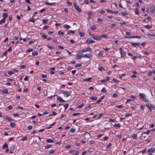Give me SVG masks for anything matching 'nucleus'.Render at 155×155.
<instances>
[{
	"mask_svg": "<svg viewBox=\"0 0 155 155\" xmlns=\"http://www.w3.org/2000/svg\"><path fill=\"white\" fill-rule=\"evenodd\" d=\"M35 20L34 18H31L30 19V21L33 23L35 22Z\"/></svg>",
	"mask_w": 155,
	"mask_h": 155,
	"instance_id": "obj_42",
	"label": "nucleus"
},
{
	"mask_svg": "<svg viewBox=\"0 0 155 155\" xmlns=\"http://www.w3.org/2000/svg\"><path fill=\"white\" fill-rule=\"evenodd\" d=\"M146 106L148 108V109L151 111V108H150V106L149 104H146Z\"/></svg>",
	"mask_w": 155,
	"mask_h": 155,
	"instance_id": "obj_46",
	"label": "nucleus"
},
{
	"mask_svg": "<svg viewBox=\"0 0 155 155\" xmlns=\"http://www.w3.org/2000/svg\"><path fill=\"white\" fill-rule=\"evenodd\" d=\"M57 100L58 101H61V102H65V101L64 100L62 99V98L61 97H60V96H58V97H57Z\"/></svg>",
	"mask_w": 155,
	"mask_h": 155,
	"instance_id": "obj_10",
	"label": "nucleus"
},
{
	"mask_svg": "<svg viewBox=\"0 0 155 155\" xmlns=\"http://www.w3.org/2000/svg\"><path fill=\"white\" fill-rule=\"evenodd\" d=\"M114 127H120L121 126V125L120 124H114Z\"/></svg>",
	"mask_w": 155,
	"mask_h": 155,
	"instance_id": "obj_36",
	"label": "nucleus"
},
{
	"mask_svg": "<svg viewBox=\"0 0 155 155\" xmlns=\"http://www.w3.org/2000/svg\"><path fill=\"white\" fill-rule=\"evenodd\" d=\"M101 92L103 93H105L106 92V90L105 88L103 87L101 91Z\"/></svg>",
	"mask_w": 155,
	"mask_h": 155,
	"instance_id": "obj_29",
	"label": "nucleus"
},
{
	"mask_svg": "<svg viewBox=\"0 0 155 155\" xmlns=\"http://www.w3.org/2000/svg\"><path fill=\"white\" fill-rule=\"evenodd\" d=\"M103 55V52L102 51H100V52L98 54V55L99 56H101Z\"/></svg>",
	"mask_w": 155,
	"mask_h": 155,
	"instance_id": "obj_47",
	"label": "nucleus"
},
{
	"mask_svg": "<svg viewBox=\"0 0 155 155\" xmlns=\"http://www.w3.org/2000/svg\"><path fill=\"white\" fill-rule=\"evenodd\" d=\"M46 141L48 143H53L54 140L50 139H47Z\"/></svg>",
	"mask_w": 155,
	"mask_h": 155,
	"instance_id": "obj_16",
	"label": "nucleus"
},
{
	"mask_svg": "<svg viewBox=\"0 0 155 155\" xmlns=\"http://www.w3.org/2000/svg\"><path fill=\"white\" fill-rule=\"evenodd\" d=\"M40 34L41 35L42 37L43 38L47 39V36L45 34H43L42 33H40Z\"/></svg>",
	"mask_w": 155,
	"mask_h": 155,
	"instance_id": "obj_17",
	"label": "nucleus"
},
{
	"mask_svg": "<svg viewBox=\"0 0 155 155\" xmlns=\"http://www.w3.org/2000/svg\"><path fill=\"white\" fill-rule=\"evenodd\" d=\"M8 74L10 75H12L14 73L13 72L11 71H9L8 72Z\"/></svg>",
	"mask_w": 155,
	"mask_h": 155,
	"instance_id": "obj_59",
	"label": "nucleus"
},
{
	"mask_svg": "<svg viewBox=\"0 0 155 155\" xmlns=\"http://www.w3.org/2000/svg\"><path fill=\"white\" fill-rule=\"evenodd\" d=\"M132 137L134 139H136L137 137V135L136 134H134L132 135Z\"/></svg>",
	"mask_w": 155,
	"mask_h": 155,
	"instance_id": "obj_27",
	"label": "nucleus"
},
{
	"mask_svg": "<svg viewBox=\"0 0 155 155\" xmlns=\"http://www.w3.org/2000/svg\"><path fill=\"white\" fill-rule=\"evenodd\" d=\"M64 27H65L67 29H68L70 28V26L69 25H64Z\"/></svg>",
	"mask_w": 155,
	"mask_h": 155,
	"instance_id": "obj_39",
	"label": "nucleus"
},
{
	"mask_svg": "<svg viewBox=\"0 0 155 155\" xmlns=\"http://www.w3.org/2000/svg\"><path fill=\"white\" fill-rule=\"evenodd\" d=\"M92 79V78H90L88 79H83V81H88L89 82H91L90 80H91Z\"/></svg>",
	"mask_w": 155,
	"mask_h": 155,
	"instance_id": "obj_25",
	"label": "nucleus"
},
{
	"mask_svg": "<svg viewBox=\"0 0 155 155\" xmlns=\"http://www.w3.org/2000/svg\"><path fill=\"white\" fill-rule=\"evenodd\" d=\"M57 114L55 112H54V111H53L52 112V114H50L49 115V116H53V115H56Z\"/></svg>",
	"mask_w": 155,
	"mask_h": 155,
	"instance_id": "obj_56",
	"label": "nucleus"
},
{
	"mask_svg": "<svg viewBox=\"0 0 155 155\" xmlns=\"http://www.w3.org/2000/svg\"><path fill=\"white\" fill-rule=\"evenodd\" d=\"M91 106L90 105H89V106H88L86 107L85 108V109L86 110H89L90 108H91Z\"/></svg>",
	"mask_w": 155,
	"mask_h": 155,
	"instance_id": "obj_54",
	"label": "nucleus"
},
{
	"mask_svg": "<svg viewBox=\"0 0 155 155\" xmlns=\"http://www.w3.org/2000/svg\"><path fill=\"white\" fill-rule=\"evenodd\" d=\"M48 28H49L48 26L46 25L43 28V29L44 30H45V29H47Z\"/></svg>",
	"mask_w": 155,
	"mask_h": 155,
	"instance_id": "obj_62",
	"label": "nucleus"
},
{
	"mask_svg": "<svg viewBox=\"0 0 155 155\" xmlns=\"http://www.w3.org/2000/svg\"><path fill=\"white\" fill-rule=\"evenodd\" d=\"M108 139V137L107 136H105L103 138V140H106Z\"/></svg>",
	"mask_w": 155,
	"mask_h": 155,
	"instance_id": "obj_60",
	"label": "nucleus"
},
{
	"mask_svg": "<svg viewBox=\"0 0 155 155\" xmlns=\"http://www.w3.org/2000/svg\"><path fill=\"white\" fill-rule=\"evenodd\" d=\"M74 6L75 9L79 12H81V10L78 6L76 4V3L74 4Z\"/></svg>",
	"mask_w": 155,
	"mask_h": 155,
	"instance_id": "obj_4",
	"label": "nucleus"
},
{
	"mask_svg": "<svg viewBox=\"0 0 155 155\" xmlns=\"http://www.w3.org/2000/svg\"><path fill=\"white\" fill-rule=\"evenodd\" d=\"M48 19H43L42 21V22L43 23L46 24Z\"/></svg>",
	"mask_w": 155,
	"mask_h": 155,
	"instance_id": "obj_35",
	"label": "nucleus"
},
{
	"mask_svg": "<svg viewBox=\"0 0 155 155\" xmlns=\"http://www.w3.org/2000/svg\"><path fill=\"white\" fill-rule=\"evenodd\" d=\"M142 135L143 136L144 138H146L149 137V134H147L145 133H143L142 134Z\"/></svg>",
	"mask_w": 155,
	"mask_h": 155,
	"instance_id": "obj_11",
	"label": "nucleus"
},
{
	"mask_svg": "<svg viewBox=\"0 0 155 155\" xmlns=\"http://www.w3.org/2000/svg\"><path fill=\"white\" fill-rule=\"evenodd\" d=\"M139 97L142 99V100L146 102L148 101L145 97V95L143 93H139Z\"/></svg>",
	"mask_w": 155,
	"mask_h": 155,
	"instance_id": "obj_1",
	"label": "nucleus"
},
{
	"mask_svg": "<svg viewBox=\"0 0 155 155\" xmlns=\"http://www.w3.org/2000/svg\"><path fill=\"white\" fill-rule=\"evenodd\" d=\"M150 9L151 12H152L153 13H154L155 11V9L154 7L151 8Z\"/></svg>",
	"mask_w": 155,
	"mask_h": 155,
	"instance_id": "obj_44",
	"label": "nucleus"
},
{
	"mask_svg": "<svg viewBox=\"0 0 155 155\" xmlns=\"http://www.w3.org/2000/svg\"><path fill=\"white\" fill-rule=\"evenodd\" d=\"M51 147H52V145H46V146H45V148L48 149L49 148H50Z\"/></svg>",
	"mask_w": 155,
	"mask_h": 155,
	"instance_id": "obj_31",
	"label": "nucleus"
},
{
	"mask_svg": "<svg viewBox=\"0 0 155 155\" xmlns=\"http://www.w3.org/2000/svg\"><path fill=\"white\" fill-rule=\"evenodd\" d=\"M79 34H80L81 37H82L84 36V32L80 31Z\"/></svg>",
	"mask_w": 155,
	"mask_h": 155,
	"instance_id": "obj_20",
	"label": "nucleus"
},
{
	"mask_svg": "<svg viewBox=\"0 0 155 155\" xmlns=\"http://www.w3.org/2000/svg\"><path fill=\"white\" fill-rule=\"evenodd\" d=\"M155 150V149L153 148H150L148 150V152L149 153L153 152Z\"/></svg>",
	"mask_w": 155,
	"mask_h": 155,
	"instance_id": "obj_14",
	"label": "nucleus"
},
{
	"mask_svg": "<svg viewBox=\"0 0 155 155\" xmlns=\"http://www.w3.org/2000/svg\"><path fill=\"white\" fill-rule=\"evenodd\" d=\"M150 108H151V111L152 110H155V107L154 106H153L151 105V104H150Z\"/></svg>",
	"mask_w": 155,
	"mask_h": 155,
	"instance_id": "obj_34",
	"label": "nucleus"
},
{
	"mask_svg": "<svg viewBox=\"0 0 155 155\" xmlns=\"http://www.w3.org/2000/svg\"><path fill=\"white\" fill-rule=\"evenodd\" d=\"M145 27L146 28H148V29H150L152 28L151 26L149 25H148L145 26Z\"/></svg>",
	"mask_w": 155,
	"mask_h": 155,
	"instance_id": "obj_41",
	"label": "nucleus"
},
{
	"mask_svg": "<svg viewBox=\"0 0 155 155\" xmlns=\"http://www.w3.org/2000/svg\"><path fill=\"white\" fill-rule=\"evenodd\" d=\"M12 48L11 47H10L8 50H6V51H7V52H8V51L10 52L12 51Z\"/></svg>",
	"mask_w": 155,
	"mask_h": 155,
	"instance_id": "obj_55",
	"label": "nucleus"
},
{
	"mask_svg": "<svg viewBox=\"0 0 155 155\" xmlns=\"http://www.w3.org/2000/svg\"><path fill=\"white\" fill-rule=\"evenodd\" d=\"M97 97H91V99L92 100H96L97 99Z\"/></svg>",
	"mask_w": 155,
	"mask_h": 155,
	"instance_id": "obj_45",
	"label": "nucleus"
},
{
	"mask_svg": "<svg viewBox=\"0 0 155 155\" xmlns=\"http://www.w3.org/2000/svg\"><path fill=\"white\" fill-rule=\"evenodd\" d=\"M105 69L104 68L102 67H99L98 68V70L100 71H101L103 70H105Z\"/></svg>",
	"mask_w": 155,
	"mask_h": 155,
	"instance_id": "obj_33",
	"label": "nucleus"
},
{
	"mask_svg": "<svg viewBox=\"0 0 155 155\" xmlns=\"http://www.w3.org/2000/svg\"><path fill=\"white\" fill-rule=\"evenodd\" d=\"M45 4L46 5H54V4H55V3H50L48 2H45Z\"/></svg>",
	"mask_w": 155,
	"mask_h": 155,
	"instance_id": "obj_13",
	"label": "nucleus"
},
{
	"mask_svg": "<svg viewBox=\"0 0 155 155\" xmlns=\"http://www.w3.org/2000/svg\"><path fill=\"white\" fill-rule=\"evenodd\" d=\"M32 54L33 56L37 55L38 54V52L36 51L33 52H32Z\"/></svg>",
	"mask_w": 155,
	"mask_h": 155,
	"instance_id": "obj_21",
	"label": "nucleus"
},
{
	"mask_svg": "<svg viewBox=\"0 0 155 155\" xmlns=\"http://www.w3.org/2000/svg\"><path fill=\"white\" fill-rule=\"evenodd\" d=\"M58 33L60 35H63L64 34V32L61 31H59Z\"/></svg>",
	"mask_w": 155,
	"mask_h": 155,
	"instance_id": "obj_30",
	"label": "nucleus"
},
{
	"mask_svg": "<svg viewBox=\"0 0 155 155\" xmlns=\"http://www.w3.org/2000/svg\"><path fill=\"white\" fill-rule=\"evenodd\" d=\"M26 67V66L25 65H22L20 66V68L21 69H24V68H25Z\"/></svg>",
	"mask_w": 155,
	"mask_h": 155,
	"instance_id": "obj_52",
	"label": "nucleus"
},
{
	"mask_svg": "<svg viewBox=\"0 0 155 155\" xmlns=\"http://www.w3.org/2000/svg\"><path fill=\"white\" fill-rule=\"evenodd\" d=\"M5 19H6L3 18L0 21L2 23H4L5 21Z\"/></svg>",
	"mask_w": 155,
	"mask_h": 155,
	"instance_id": "obj_50",
	"label": "nucleus"
},
{
	"mask_svg": "<svg viewBox=\"0 0 155 155\" xmlns=\"http://www.w3.org/2000/svg\"><path fill=\"white\" fill-rule=\"evenodd\" d=\"M62 94L65 95L64 96L66 97H68L70 95V93L67 91H64L61 92Z\"/></svg>",
	"mask_w": 155,
	"mask_h": 155,
	"instance_id": "obj_6",
	"label": "nucleus"
},
{
	"mask_svg": "<svg viewBox=\"0 0 155 155\" xmlns=\"http://www.w3.org/2000/svg\"><path fill=\"white\" fill-rule=\"evenodd\" d=\"M68 104H66L64 105V106L65 107V110L66 109L68 108Z\"/></svg>",
	"mask_w": 155,
	"mask_h": 155,
	"instance_id": "obj_51",
	"label": "nucleus"
},
{
	"mask_svg": "<svg viewBox=\"0 0 155 155\" xmlns=\"http://www.w3.org/2000/svg\"><path fill=\"white\" fill-rule=\"evenodd\" d=\"M118 96V95L117 94H114L112 96L113 97H116Z\"/></svg>",
	"mask_w": 155,
	"mask_h": 155,
	"instance_id": "obj_48",
	"label": "nucleus"
},
{
	"mask_svg": "<svg viewBox=\"0 0 155 155\" xmlns=\"http://www.w3.org/2000/svg\"><path fill=\"white\" fill-rule=\"evenodd\" d=\"M27 137H23L22 139H21V140L22 141H25V140H27Z\"/></svg>",
	"mask_w": 155,
	"mask_h": 155,
	"instance_id": "obj_40",
	"label": "nucleus"
},
{
	"mask_svg": "<svg viewBox=\"0 0 155 155\" xmlns=\"http://www.w3.org/2000/svg\"><path fill=\"white\" fill-rule=\"evenodd\" d=\"M92 30H95L97 28V27L95 25H93L90 28Z\"/></svg>",
	"mask_w": 155,
	"mask_h": 155,
	"instance_id": "obj_22",
	"label": "nucleus"
},
{
	"mask_svg": "<svg viewBox=\"0 0 155 155\" xmlns=\"http://www.w3.org/2000/svg\"><path fill=\"white\" fill-rule=\"evenodd\" d=\"M23 40L24 41H26L28 40H29V38H26L23 39Z\"/></svg>",
	"mask_w": 155,
	"mask_h": 155,
	"instance_id": "obj_58",
	"label": "nucleus"
},
{
	"mask_svg": "<svg viewBox=\"0 0 155 155\" xmlns=\"http://www.w3.org/2000/svg\"><path fill=\"white\" fill-rule=\"evenodd\" d=\"M121 54V57L123 58L126 54V52L124 51H120Z\"/></svg>",
	"mask_w": 155,
	"mask_h": 155,
	"instance_id": "obj_9",
	"label": "nucleus"
},
{
	"mask_svg": "<svg viewBox=\"0 0 155 155\" xmlns=\"http://www.w3.org/2000/svg\"><path fill=\"white\" fill-rule=\"evenodd\" d=\"M81 64H78L75 65V68H77L79 67H81Z\"/></svg>",
	"mask_w": 155,
	"mask_h": 155,
	"instance_id": "obj_32",
	"label": "nucleus"
},
{
	"mask_svg": "<svg viewBox=\"0 0 155 155\" xmlns=\"http://www.w3.org/2000/svg\"><path fill=\"white\" fill-rule=\"evenodd\" d=\"M131 45L134 47H136V46H138L140 45V43H134L133 42H130Z\"/></svg>",
	"mask_w": 155,
	"mask_h": 155,
	"instance_id": "obj_8",
	"label": "nucleus"
},
{
	"mask_svg": "<svg viewBox=\"0 0 155 155\" xmlns=\"http://www.w3.org/2000/svg\"><path fill=\"white\" fill-rule=\"evenodd\" d=\"M135 14L137 15H138L139 14V13L138 12V9L136 8L135 9Z\"/></svg>",
	"mask_w": 155,
	"mask_h": 155,
	"instance_id": "obj_37",
	"label": "nucleus"
},
{
	"mask_svg": "<svg viewBox=\"0 0 155 155\" xmlns=\"http://www.w3.org/2000/svg\"><path fill=\"white\" fill-rule=\"evenodd\" d=\"M67 4L69 6H71L72 5V3L71 2L68 1L67 2Z\"/></svg>",
	"mask_w": 155,
	"mask_h": 155,
	"instance_id": "obj_57",
	"label": "nucleus"
},
{
	"mask_svg": "<svg viewBox=\"0 0 155 155\" xmlns=\"http://www.w3.org/2000/svg\"><path fill=\"white\" fill-rule=\"evenodd\" d=\"M92 38L95 40H99L101 39V36L98 35H94V34H93L92 35Z\"/></svg>",
	"mask_w": 155,
	"mask_h": 155,
	"instance_id": "obj_3",
	"label": "nucleus"
},
{
	"mask_svg": "<svg viewBox=\"0 0 155 155\" xmlns=\"http://www.w3.org/2000/svg\"><path fill=\"white\" fill-rule=\"evenodd\" d=\"M83 105H84L83 103H82L81 105H80L79 106H78L77 107L79 108H81L83 107Z\"/></svg>",
	"mask_w": 155,
	"mask_h": 155,
	"instance_id": "obj_63",
	"label": "nucleus"
},
{
	"mask_svg": "<svg viewBox=\"0 0 155 155\" xmlns=\"http://www.w3.org/2000/svg\"><path fill=\"white\" fill-rule=\"evenodd\" d=\"M103 114L102 113L100 114L99 115V117H98V118H97V119H100L102 117V116H103Z\"/></svg>",
	"mask_w": 155,
	"mask_h": 155,
	"instance_id": "obj_53",
	"label": "nucleus"
},
{
	"mask_svg": "<svg viewBox=\"0 0 155 155\" xmlns=\"http://www.w3.org/2000/svg\"><path fill=\"white\" fill-rule=\"evenodd\" d=\"M8 148V145L6 143L4 144L3 146V148L4 149Z\"/></svg>",
	"mask_w": 155,
	"mask_h": 155,
	"instance_id": "obj_24",
	"label": "nucleus"
},
{
	"mask_svg": "<svg viewBox=\"0 0 155 155\" xmlns=\"http://www.w3.org/2000/svg\"><path fill=\"white\" fill-rule=\"evenodd\" d=\"M91 57V55L90 54H85L83 57H85V58H90Z\"/></svg>",
	"mask_w": 155,
	"mask_h": 155,
	"instance_id": "obj_12",
	"label": "nucleus"
},
{
	"mask_svg": "<svg viewBox=\"0 0 155 155\" xmlns=\"http://www.w3.org/2000/svg\"><path fill=\"white\" fill-rule=\"evenodd\" d=\"M141 38V36H132V38Z\"/></svg>",
	"mask_w": 155,
	"mask_h": 155,
	"instance_id": "obj_26",
	"label": "nucleus"
},
{
	"mask_svg": "<svg viewBox=\"0 0 155 155\" xmlns=\"http://www.w3.org/2000/svg\"><path fill=\"white\" fill-rule=\"evenodd\" d=\"M83 52L82 51H79L77 54L76 57L77 59L79 60L80 59L81 57H82Z\"/></svg>",
	"mask_w": 155,
	"mask_h": 155,
	"instance_id": "obj_2",
	"label": "nucleus"
},
{
	"mask_svg": "<svg viewBox=\"0 0 155 155\" xmlns=\"http://www.w3.org/2000/svg\"><path fill=\"white\" fill-rule=\"evenodd\" d=\"M82 52H86L87 51H89L91 52V49L89 47H88L86 49H83L82 50Z\"/></svg>",
	"mask_w": 155,
	"mask_h": 155,
	"instance_id": "obj_7",
	"label": "nucleus"
},
{
	"mask_svg": "<svg viewBox=\"0 0 155 155\" xmlns=\"http://www.w3.org/2000/svg\"><path fill=\"white\" fill-rule=\"evenodd\" d=\"M8 17V14L7 13H4L2 15V17L3 18L6 19V18Z\"/></svg>",
	"mask_w": 155,
	"mask_h": 155,
	"instance_id": "obj_18",
	"label": "nucleus"
},
{
	"mask_svg": "<svg viewBox=\"0 0 155 155\" xmlns=\"http://www.w3.org/2000/svg\"><path fill=\"white\" fill-rule=\"evenodd\" d=\"M5 120H8L9 121H12V119L10 117L6 116L5 117Z\"/></svg>",
	"mask_w": 155,
	"mask_h": 155,
	"instance_id": "obj_15",
	"label": "nucleus"
},
{
	"mask_svg": "<svg viewBox=\"0 0 155 155\" xmlns=\"http://www.w3.org/2000/svg\"><path fill=\"white\" fill-rule=\"evenodd\" d=\"M2 92L5 94H7L8 93V91L6 89H4L2 91Z\"/></svg>",
	"mask_w": 155,
	"mask_h": 155,
	"instance_id": "obj_23",
	"label": "nucleus"
},
{
	"mask_svg": "<svg viewBox=\"0 0 155 155\" xmlns=\"http://www.w3.org/2000/svg\"><path fill=\"white\" fill-rule=\"evenodd\" d=\"M101 36V38L103 37L104 38H107L108 37V35L107 34H104V35H102L101 36Z\"/></svg>",
	"mask_w": 155,
	"mask_h": 155,
	"instance_id": "obj_28",
	"label": "nucleus"
},
{
	"mask_svg": "<svg viewBox=\"0 0 155 155\" xmlns=\"http://www.w3.org/2000/svg\"><path fill=\"white\" fill-rule=\"evenodd\" d=\"M95 41H93L90 38H88L87 39L86 41V44H91L92 43L94 42Z\"/></svg>",
	"mask_w": 155,
	"mask_h": 155,
	"instance_id": "obj_5",
	"label": "nucleus"
},
{
	"mask_svg": "<svg viewBox=\"0 0 155 155\" xmlns=\"http://www.w3.org/2000/svg\"><path fill=\"white\" fill-rule=\"evenodd\" d=\"M95 143V141L94 140H92L90 141V144H93Z\"/></svg>",
	"mask_w": 155,
	"mask_h": 155,
	"instance_id": "obj_43",
	"label": "nucleus"
},
{
	"mask_svg": "<svg viewBox=\"0 0 155 155\" xmlns=\"http://www.w3.org/2000/svg\"><path fill=\"white\" fill-rule=\"evenodd\" d=\"M75 131V129L74 128L71 129L70 130V132H74Z\"/></svg>",
	"mask_w": 155,
	"mask_h": 155,
	"instance_id": "obj_49",
	"label": "nucleus"
},
{
	"mask_svg": "<svg viewBox=\"0 0 155 155\" xmlns=\"http://www.w3.org/2000/svg\"><path fill=\"white\" fill-rule=\"evenodd\" d=\"M10 126L12 127H14L15 126V123L12 122L10 124Z\"/></svg>",
	"mask_w": 155,
	"mask_h": 155,
	"instance_id": "obj_19",
	"label": "nucleus"
},
{
	"mask_svg": "<svg viewBox=\"0 0 155 155\" xmlns=\"http://www.w3.org/2000/svg\"><path fill=\"white\" fill-rule=\"evenodd\" d=\"M15 146H12L11 148H10V150H11L12 151H14L15 149Z\"/></svg>",
	"mask_w": 155,
	"mask_h": 155,
	"instance_id": "obj_38",
	"label": "nucleus"
},
{
	"mask_svg": "<svg viewBox=\"0 0 155 155\" xmlns=\"http://www.w3.org/2000/svg\"><path fill=\"white\" fill-rule=\"evenodd\" d=\"M127 13H125L124 12H122L121 13V15L124 16H125L126 15H127Z\"/></svg>",
	"mask_w": 155,
	"mask_h": 155,
	"instance_id": "obj_61",
	"label": "nucleus"
},
{
	"mask_svg": "<svg viewBox=\"0 0 155 155\" xmlns=\"http://www.w3.org/2000/svg\"><path fill=\"white\" fill-rule=\"evenodd\" d=\"M71 147V145H68L67 146H65V148L66 149H69Z\"/></svg>",
	"mask_w": 155,
	"mask_h": 155,
	"instance_id": "obj_64",
	"label": "nucleus"
}]
</instances>
